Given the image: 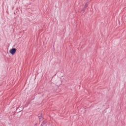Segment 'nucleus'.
I'll list each match as a JSON object with an SVG mask.
<instances>
[{"label":"nucleus","mask_w":126,"mask_h":126,"mask_svg":"<svg viewBox=\"0 0 126 126\" xmlns=\"http://www.w3.org/2000/svg\"><path fill=\"white\" fill-rule=\"evenodd\" d=\"M9 53L11 55H14L15 53H16V48H12V49L9 50Z\"/></svg>","instance_id":"1"},{"label":"nucleus","mask_w":126,"mask_h":126,"mask_svg":"<svg viewBox=\"0 0 126 126\" xmlns=\"http://www.w3.org/2000/svg\"><path fill=\"white\" fill-rule=\"evenodd\" d=\"M38 118L39 119V120L41 121H43V116H42V114H39L38 115Z\"/></svg>","instance_id":"2"},{"label":"nucleus","mask_w":126,"mask_h":126,"mask_svg":"<svg viewBox=\"0 0 126 126\" xmlns=\"http://www.w3.org/2000/svg\"><path fill=\"white\" fill-rule=\"evenodd\" d=\"M63 79H64V78L63 77H62L61 78V81H63Z\"/></svg>","instance_id":"3"},{"label":"nucleus","mask_w":126,"mask_h":126,"mask_svg":"<svg viewBox=\"0 0 126 126\" xmlns=\"http://www.w3.org/2000/svg\"><path fill=\"white\" fill-rule=\"evenodd\" d=\"M44 126H50L49 124H46V125H44Z\"/></svg>","instance_id":"4"}]
</instances>
